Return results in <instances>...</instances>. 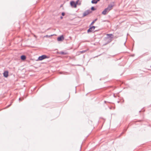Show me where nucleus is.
Listing matches in <instances>:
<instances>
[{"instance_id":"19","label":"nucleus","mask_w":151,"mask_h":151,"mask_svg":"<svg viewBox=\"0 0 151 151\" xmlns=\"http://www.w3.org/2000/svg\"><path fill=\"white\" fill-rule=\"evenodd\" d=\"M62 15L64 16L65 15V13L64 12H63L61 14Z\"/></svg>"},{"instance_id":"2","label":"nucleus","mask_w":151,"mask_h":151,"mask_svg":"<svg viewBox=\"0 0 151 151\" xmlns=\"http://www.w3.org/2000/svg\"><path fill=\"white\" fill-rule=\"evenodd\" d=\"M47 58V56L45 55H43L41 56H40L38 57V59L37 60H42L43 59Z\"/></svg>"},{"instance_id":"22","label":"nucleus","mask_w":151,"mask_h":151,"mask_svg":"<svg viewBox=\"0 0 151 151\" xmlns=\"http://www.w3.org/2000/svg\"><path fill=\"white\" fill-rule=\"evenodd\" d=\"M63 18V17H62V16H61V17H60V19H62Z\"/></svg>"},{"instance_id":"10","label":"nucleus","mask_w":151,"mask_h":151,"mask_svg":"<svg viewBox=\"0 0 151 151\" xmlns=\"http://www.w3.org/2000/svg\"><path fill=\"white\" fill-rule=\"evenodd\" d=\"M100 0H92L91 2L92 4H96Z\"/></svg>"},{"instance_id":"17","label":"nucleus","mask_w":151,"mask_h":151,"mask_svg":"<svg viewBox=\"0 0 151 151\" xmlns=\"http://www.w3.org/2000/svg\"><path fill=\"white\" fill-rule=\"evenodd\" d=\"M86 50H83L82 51H81L80 52L81 53H85V52H86Z\"/></svg>"},{"instance_id":"21","label":"nucleus","mask_w":151,"mask_h":151,"mask_svg":"<svg viewBox=\"0 0 151 151\" xmlns=\"http://www.w3.org/2000/svg\"><path fill=\"white\" fill-rule=\"evenodd\" d=\"M19 101H22V99H21V98H19Z\"/></svg>"},{"instance_id":"16","label":"nucleus","mask_w":151,"mask_h":151,"mask_svg":"<svg viewBox=\"0 0 151 151\" xmlns=\"http://www.w3.org/2000/svg\"><path fill=\"white\" fill-rule=\"evenodd\" d=\"M12 102H13V101H12L11 104L6 106V108H7L9 107V106H10L11 105Z\"/></svg>"},{"instance_id":"9","label":"nucleus","mask_w":151,"mask_h":151,"mask_svg":"<svg viewBox=\"0 0 151 151\" xmlns=\"http://www.w3.org/2000/svg\"><path fill=\"white\" fill-rule=\"evenodd\" d=\"M109 12L108 10H107V9L106 8H105L104 10L102 12V14L104 15H106L107 14V12Z\"/></svg>"},{"instance_id":"15","label":"nucleus","mask_w":151,"mask_h":151,"mask_svg":"<svg viewBox=\"0 0 151 151\" xmlns=\"http://www.w3.org/2000/svg\"><path fill=\"white\" fill-rule=\"evenodd\" d=\"M12 102H13V101H12L11 104L6 106V108H7L9 107V106H10L11 105Z\"/></svg>"},{"instance_id":"6","label":"nucleus","mask_w":151,"mask_h":151,"mask_svg":"<svg viewBox=\"0 0 151 151\" xmlns=\"http://www.w3.org/2000/svg\"><path fill=\"white\" fill-rule=\"evenodd\" d=\"M64 39V37L63 35H61L57 38V40L59 41H62Z\"/></svg>"},{"instance_id":"5","label":"nucleus","mask_w":151,"mask_h":151,"mask_svg":"<svg viewBox=\"0 0 151 151\" xmlns=\"http://www.w3.org/2000/svg\"><path fill=\"white\" fill-rule=\"evenodd\" d=\"M113 6L114 5L109 4L108 6V7L106 8L107 9L108 11L109 12L110 10H111L112 9V8L113 7Z\"/></svg>"},{"instance_id":"4","label":"nucleus","mask_w":151,"mask_h":151,"mask_svg":"<svg viewBox=\"0 0 151 151\" xmlns=\"http://www.w3.org/2000/svg\"><path fill=\"white\" fill-rule=\"evenodd\" d=\"M95 27L94 26H92L90 27L89 29L87 30V32L88 33H89L90 32H91L92 31H93L95 29Z\"/></svg>"},{"instance_id":"11","label":"nucleus","mask_w":151,"mask_h":151,"mask_svg":"<svg viewBox=\"0 0 151 151\" xmlns=\"http://www.w3.org/2000/svg\"><path fill=\"white\" fill-rule=\"evenodd\" d=\"M26 57L24 55H22L21 56V59L22 60H24L26 59Z\"/></svg>"},{"instance_id":"7","label":"nucleus","mask_w":151,"mask_h":151,"mask_svg":"<svg viewBox=\"0 0 151 151\" xmlns=\"http://www.w3.org/2000/svg\"><path fill=\"white\" fill-rule=\"evenodd\" d=\"M70 4L71 6H73L74 7H76V4H75V2L73 1H72L70 2Z\"/></svg>"},{"instance_id":"13","label":"nucleus","mask_w":151,"mask_h":151,"mask_svg":"<svg viewBox=\"0 0 151 151\" xmlns=\"http://www.w3.org/2000/svg\"><path fill=\"white\" fill-rule=\"evenodd\" d=\"M91 9L92 11H94L96 10V9L93 6H92L91 8Z\"/></svg>"},{"instance_id":"1","label":"nucleus","mask_w":151,"mask_h":151,"mask_svg":"<svg viewBox=\"0 0 151 151\" xmlns=\"http://www.w3.org/2000/svg\"><path fill=\"white\" fill-rule=\"evenodd\" d=\"M106 36V40L107 41V43H109L111 42L113 40L114 35L112 34H107Z\"/></svg>"},{"instance_id":"3","label":"nucleus","mask_w":151,"mask_h":151,"mask_svg":"<svg viewBox=\"0 0 151 151\" xmlns=\"http://www.w3.org/2000/svg\"><path fill=\"white\" fill-rule=\"evenodd\" d=\"M91 12V11L90 10H88L85 11L83 13V17H85Z\"/></svg>"},{"instance_id":"12","label":"nucleus","mask_w":151,"mask_h":151,"mask_svg":"<svg viewBox=\"0 0 151 151\" xmlns=\"http://www.w3.org/2000/svg\"><path fill=\"white\" fill-rule=\"evenodd\" d=\"M97 20V19H95L93 21V22L91 23L90 25H91L93 24Z\"/></svg>"},{"instance_id":"8","label":"nucleus","mask_w":151,"mask_h":151,"mask_svg":"<svg viewBox=\"0 0 151 151\" xmlns=\"http://www.w3.org/2000/svg\"><path fill=\"white\" fill-rule=\"evenodd\" d=\"M4 76L5 78H7L8 76V72L7 71H5L3 73Z\"/></svg>"},{"instance_id":"18","label":"nucleus","mask_w":151,"mask_h":151,"mask_svg":"<svg viewBox=\"0 0 151 151\" xmlns=\"http://www.w3.org/2000/svg\"><path fill=\"white\" fill-rule=\"evenodd\" d=\"M79 1V0H77V1L75 2V4H76V6L77 5V4H78Z\"/></svg>"},{"instance_id":"14","label":"nucleus","mask_w":151,"mask_h":151,"mask_svg":"<svg viewBox=\"0 0 151 151\" xmlns=\"http://www.w3.org/2000/svg\"><path fill=\"white\" fill-rule=\"evenodd\" d=\"M52 36H53V35H49V36L48 35H46L45 36V37L48 38V37H50Z\"/></svg>"},{"instance_id":"20","label":"nucleus","mask_w":151,"mask_h":151,"mask_svg":"<svg viewBox=\"0 0 151 151\" xmlns=\"http://www.w3.org/2000/svg\"><path fill=\"white\" fill-rule=\"evenodd\" d=\"M61 54L63 55H65L66 54L64 52H61Z\"/></svg>"}]
</instances>
